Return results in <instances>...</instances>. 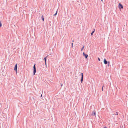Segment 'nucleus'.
<instances>
[{
	"label": "nucleus",
	"mask_w": 128,
	"mask_h": 128,
	"mask_svg": "<svg viewBox=\"0 0 128 128\" xmlns=\"http://www.w3.org/2000/svg\"><path fill=\"white\" fill-rule=\"evenodd\" d=\"M103 87H104V86H102V91H103Z\"/></svg>",
	"instance_id": "nucleus-17"
},
{
	"label": "nucleus",
	"mask_w": 128,
	"mask_h": 128,
	"mask_svg": "<svg viewBox=\"0 0 128 128\" xmlns=\"http://www.w3.org/2000/svg\"><path fill=\"white\" fill-rule=\"evenodd\" d=\"M116 114L117 115H118V113H117V112H116Z\"/></svg>",
	"instance_id": "nucleus-19"
},
{
	"label": "nucleus",
	"mask_w": 128,
	"mask_h": 128,
	"mask_svg": "<svg viewBox=\"0 0 128 128\" xmlns=\"http://www.w3.org/2000/svg\"><path fill=\"white\" fill-rule=\"evenodd\" d=\"M94 30H94V31H93L91 33V36H92V35H93V33H94Z\"/></svg>",
	"instance_id": "nucleus-9"
},
{
	"label": "nucleus",
	"mask_w": 128,
	"mask_h": 128,
	"mask_svg": "<svg viewBox=\"0 0 128 128\" xmlns=\"http://www.w3.org/2000/svg\"><path fill=\"white\" fill-rule=\"evenodd\" d=\"M98 60L99 61H100V58H98Z\"/></svg>",
	"instance_id": "nucleus-18"
},
{
	"label": "nucleus",
	"mask_w": 128,
	"mask_h": 128,
	"mask_svg": "<svg viewBox=\"0 0 128 128\" xmlns=\"http://www.w3.org/2000/svg\"><path fill=\"white\" fill-rule=\"evenodd\" d=\"M57 11H56V13L54 15V16H55L57 14Z\"/></svg>",
	"instance_id": "nucleus-13"
},
{
	"label": "nucleus",
	"mask_w": 128,
	"mask_h": 128,
	"mask_svg": "<svg viewBox=\"0 0 128 128\" xmlns=\"http://www.w3.org/2000/svg\"><path fill=\"white\" fill-rule=\"evenodd\" d=\"M118 8L119 9H121V8H123V6L122 4H121L120 3H119L118 5Z\"/></svg>",
	"instance_id": "nucleus-1"
},
{
	"label": "nucleus",
	"mask_w": 128,
	"mask_h": 128,
	"mask_svg": "<svg viewBox=\"0 0 128 128\" xmlns=\"http://www.w3.org/2000/svg\"><path fill=\"white\" fill-rule=\"evenodd\" d=\"M104 62L105 64H106L108 63L106 61L105 58L104 59Z\"/></svg>",
	"instance_id": "nucleus-4"
},
{
	"label": "nucleus",
	"mask_w": 128,
	"mask_h": 128,
	"mask_svg": "<svg viewBox=\"0 0 128 128\" xmlns=\"http://www.w3.org/2000/svg\"><path fill=\"white\" fill-rule=\"evenodd\" d=\"M84 46H83V47L82 48V49H81V50L82 51L83 50V49H84Z\"/></svg>",
	"instance_id": "nucleus-16"
},
{
	"label": "nucleus",
	"mask_w": 128,
	"mask_h": 128,
	"mask_svg": "<svg viewBox=\"0 0 128 128\" xmlns=\"http://www.w3.org/2000/svg\"><path fill=\"white\" fill-rule=\"evenodd\" d=\"M36 72V69L34 70V72H33L34 75L35 74V73Z\"/></svg>",
	"instance_id": "nucleus-6"
},
{
	"label": "nucleus",
	"mask_w": 128,
	"mask_h": 128,
	"mask_svg": "<svg viewBox=\"0 0 128 128\" xmlns=\"http://www.w3.org/2000/svg\"><path fill=\"white\" fill-rule=\"evenodd\" d=\"M101 0V1H102H102H103V0Z\"/></svg>",
	"instance_id": "nucleus-22"
},
{
	"label": "nucleus",
	"mask_w": 128,
	"mask_h": 128,
	"mask_svg": "<svg viewBox=\"0 0 128 128\" xmlns=\"http://www.w3.org/2000/svg\"><path fill=\"white\" fill-rule=\"evenodd\" d=\"M41 96H42V94L41 95Z\"/></svg>",
	"instance_id": "nucleus-25"
},
{
	"label": "nucleus",
	"mask_w": 128,
	"mask_h": 128,
	"mask_svg": "<svg viewBox=\"0 0 128 128\" xmlns=\"http://www.w3.org/2000/svg\"><path fill=\"white\" fill-rule=\"evenodd\" d=\"M35 64L34 66V67H33L34 70L36 69V68L35 67Z\"/></svg>",
	"instance_id": "nucleus-10"
},
{
	"label": "nucleus",
	"mask_w": 128,
	"mask_h": 128,
	"mask_svg": "<svg viewBox=\"0 0 128 128\" xmlns=\"http://www.w3.org/2000/svg\"><path fill=\"white\" fill-rule=\"evenodd\" d=\"M83 55L85 57L86 59L88 56V55L87 54H85L84 52H83Z\"/></svg>",
	"instance_id": "nucleus-3"
},
{
	"label": "nucleus",
	"mask_w": 128,
	"mask_h": 128,
	"mask_svg": "<svg viewBox=\"0 0 128 128\" xmlns=\"http://www.w3.org/2000/svg\"><path fill=\"white\" fill-rule=\"evenodd\" d=\"M81 74L82 76V77L81 78H82L83 76V73H82Z\"/></svg>",
	"instance_id": "nucleus-11"
},
{
	"label": "nucleus",
	"mask_w": 128,
	"mask_h": 128,
	"mask_svg": "<svg viewBox=\"0 0 128 128\" xmlns=\"http://www.w3.org/2000/svg\"><path fill=\"white\" fill-rule=\"evenodd\" d=\"M2 26V24L1 23V22H0V27H1Z\"/></svg>",
	"instance_id": "nucleus-12"
},
{
	"label": "nucleus",
	"mask_w": 128,
	"mask_h": 128,
	"mask_svg": "<svg viewBox=\"0 0 128 128\" xmlns=\"http://www.w3.org/2000/svg\"><path fill=\"white\" fill-rule=\"evenodd\" d=\"M83 79V77H82V78H81V83L82 82Z\"/></svg>",
	"instance_id": "nucleus-8"
},
{
	"label": "nucleus",
	"mask_w": 128,
	"mask_h": 128,
	"mask_svg": "<svg viewBox=\"0 0 128 128\" xmlns=\"http://www.w3.org/2000/svg\"><path fill=\"white\" fill-rule=\"evenodd\" d=\"M109 62H108V63H109Z\"/></svg>",
	"instance_id": "nucleus-24"
},
{
	"label": "nucleus",
	"mask_w": 128,
	"mask_h": 128,
	"mask_svg": "<svg viewBox=\"0 0 128 128\" xmlns=\"http://www.w3.org/2000/svg\"><path fill=\"white\" fill-rule=\"evenodd\" d=\"M44 60H45V62H46V58H44Z\"/></svg>",
	"instance_id": "nucleus-14"
},
{
	"label": "nucleus",
	"mask_w": 128,
	"mask_h": 128,
	"mask_svg": "<svg viewBox=\"0 0 128 128\" xmlns=\"http://www.w3.org/2000/svg\"><path fill=\"white\" fill-rule=\"evenodd\" d=\"M92 114L93 115H94V116H96V112L94 111L93 112Z\"/></svg>",
	"instance_id": "nucleus-5"
},
{
	"label": "nucleus",
	"mask_w": 128,
	"mask_h": 128,
	"mask_svg": "<svg viewBox=\"0 0 128 128\" xmlns=\"http://www.w3.org/2000/svg\"><path fill=\"white\" fill-rule=\"evenodd\" d=\"M41 18L42 20L44 21V18L43 15H42L41 16Z\"/></svg>",
	"instance_id": "nucleus-7"
},
{
	"label": "nucleus",
	"mask_w": 128,
	"mask_h": 128,
	"mask_svg": "<svg viewBox=\"0 0 128 128\" xmlns=\"http://www.w3.org/2000/svg\"><path fill=\"white\" fill-rule=\"evenodd\" d=\"M17 64H16L15 65L14 68V70L16 71V72H17Z\"/></svg>",
	"instance_id": "nucleus-2"
},
{
	"label": "nucleus",
	"mask_w": 128,
	"mask_h": 128,
	"mask_svg": "<svg viewBox=\"0 0 128 128\" xmlns=\"http://www.w3.org/2000/svg\"><path fill=\"white\" fill-rule=\"evenodd\" d=\"M104 128H106V127H104Z\"/></svg>",
	"instance_id": "nucleus-20"
},
{
	"label": "nucleus",
	"mask_w": 128,
	"mask_h": 128,
	"mask_svg": "<svg viewBox=\"0 0 128 128\" xmlns=\"http://www.w3.org/2000/svg\"><path fill=\"white\" fill-rule=\"evenodd\" d=\"M62 85H61V86H62Z\"/></svg>",
	"instance_id": "nucleus-21"
},
{
	"label": "nucleus",
	"mask_w": 128,
	"mask_h": 128,
	"mask_svg": "<svg viewBox=\"0 0 128 128\" xmlns=\"http://www.w3.org/2000/svg\"><path fill=\"white\" fill-rule=\"evenodd\" d=\"M73 43H72V48H73Z\"/></svg>",
	"instance_id": "nucleus-15"
},
{
	"label": "nucleus",
	"mask_w": 128,
	"mask_h": 128,
	"mask_svg": "<svg viewBox=\"0 0 128 128\" xmlns=\"http://www.w3.org/2000/svg\"><path fill=\"white\" fill-rule=\"evenodd\" d=\"M72 42H74V40H73V41H72Z\"/></svg>",
	"instance_id": "nucleus-23"
}]
</instances>
